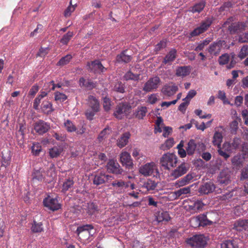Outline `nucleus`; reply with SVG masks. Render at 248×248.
Returning <instances> with one entry per match:
<instances>
[{"instance_id":"42","label":"nucleus","mask_w":248,"mask_h":248,"mask_svg":"<svg viewBox=\"0 0 248 248\" xmlns=\"http://www.w3.org/2000/svg\"><path fill=\"white\" fill-rule=\"evenodd\" d=\"M124 78L126 80H132L137 81L140 78L139 74H134L131 71H128L124 76Z\"/></svg>"},{"instance_id":"26","label":"nucleus","mask_w":248,"mask_h":248,"mask_svg":"<svg viewBox=\"0 0 248 248\" xmlns=\"http://www.w3.org/2000/svg\"><path fill=\"white\" fill-rule=\"evenodd\" d=\"M64 126L68 132L74 131L78 134H82L84 133L85 130L83 125H78V127H76L75 125H64Z\"/></svg>"},{"instance_id":"35","label":"nucleus","mask_w":248,"mask_h":248,"mask_svg":"<svg viewBox=\"0 0 248 248\" xmlns=\"http://www.w3.org/2000/svg\"><path fill=\"white\" fill-rule=\"evenodd\" d=\"M245 156H241V155L238 154L234 156L232 159V164L237 167H240L242 165Z\"/></svg>"},{"instance_id":"63","label":"nucleus","mask_w":248,"mask_h":248,"mask_svg":"<svg viewBox=\"0 0 248 248\" xmlns=\"http://www.w3.org/2000/svg\"><path fill=\"white\" fill-rule=\"evenodd\" d=\"M39 90V87L36 85H34L32 86L31 88L29 93V95L31 96V97L34 96L36 93L38 92Z\"/></svg>"},{"instance_id":"51","label":"nucleus","mask_w":248,"mask_h":248,"mask_svg":"<svg viewBox=\"0 0 248 248\" xmlns=\"http://www.w3.org/2000/svg\"><path fill=\"white\" fill-rule=\"evenodd\" d=\"M248 55V45H244L241 48L239 53L238 54V57L242 60L246 57Z\"/></svg>"},{"instance_id":"3","label":"nucleus","mask_w":248,"mask_h":248,"mask_svg":"<svg viewBox=\"0 0 248 248\" xmlns=\"http://www.w3.org/2000/svg\"><path fill=\"white\" fill-rule=\"evenodd\" d=\"M177 163V156L172 153H168L164 154L160 159V164L165 170H170L176 167Z\"/></svg>"},{"instance_id":"28","label":"nucleus","mask_w":248,"mask_h":248,"mask_svg":"<svg viewBox=\"0 0 248 248\" xmlns=\"http://www.w3.org/2000/svg\"><path fill=\"white\" fill-rule=\"evenodd\" d=\"M130 136L128 132L124 133L117 141V146L121 148L124 147L127 144Z\"/></svg>"},{"instance_id":"56","label":"nucleus","mask_w":248,"mask_h":248,"mask_svg":"<svg viewBox=\"0 0 248 248\" xmlns=\"http://www.w3.org/2000/svg\"><path fill=\"white\" fill-rule=\"evenodd\" d=\"M233 190L226 192L219 196V199L222 201H229L233 196Z\"/></svg>"},{"instance_id":"7","label":"nucleus","mask_w":248,"mask_h":248,"mask_svg":"<svg viewBox=\"0 0 248 248\" xmlns=\"http://www.w3.org/2000/svg\"><path fill=\"white\" fill-rule=\"evenodd\" d=\"M131 109V106L127 103H120L116 107L114 115L116 118L122 119L130 112Z\"/></svg>"},{"instance_id":"5","label":"nucleus","mask_w":248,"mask_h":248,"mask_svg":"<svg viewBox=\"0 0 248 248\" xmlns=\"http://www.w3.org/2000/svg\"><path fill=\"white\" fill-rule=\"evenodd\" d=\"M186 243L193 248H204L207 244L205 237L203 234H196L188 238Z\"/></svg>"},{"instance_id":"62","label":"nucleus","mask_w":248,"mask_h":248,"mask_svg":"<svg viewBox=\"0 0 248 248\" xmlns=\"http://www.w3.org/2000/svg\"><path fill=\"white\" fill-rule=\"evenodd\" d=\"M75 10V6L73 5L72 6H69L65 10L64 12V16L65 17H69L71 16V13L74 11Z\"/></svg>"},{"instance_id":"27","label":"nucleus","mask_w":248,"mask_h":248,"mask_svg":"<svg viewBox=\"0 0 248 248\" xmlns=\"http://www.w3.org/2000/svg\"><path fill=\"white\" fill-rule=\"evenodd\" d=\"M194 220H199L200 222L201 226L204 227L207 225H212L213 221L208 219L207 217L206 214H200L195 217Z\"/></svg>"},{"instance_id":"19","label":"nucleus","mask_w":248,"mask_h":248,"mask_svg":"<svg viewBox=\"0 0 248 248\" xmlns=\"http://www.w3.org/2000/svg\"><path fill=\"white\" fill-rule=\"evenodd\" d=\"M177 56V50L175 48H171L165 56L162 63L170 65L175 60Z\"/></svg>"},{"instance_id":"9","label":"nucleus","mask_w":248,"mask_h":248,"mask_svg":"<svg viewBox=\"0 0 248 248\" xmlns=\"http://www.w3.org/2000/svg\"><path fill=\"white\" fill-rule=\"evenodd\" d=\"M161 80L158 77H154L150 78L144 84L143 91L146 92H152L156 90Z\"/></svg>"},{"instance_id":"60","label":"nucleus","mask_w":248,"mask_h":248,"mask_svg":"<svg viewBox=\"0 0 248 248\" xmlns=\"http://www.w3.org/2000/svg\"><path fill=\"white\" fill-rule=\"evenodd\" d=\"M196 150L199 152L204 151L205 149V144L202 141L196 140Z\"/></svg>"},{"instance_id":"53","label":"nucleus","mask_w":248,"mask_h":248,"mask_svg":"<svg viewBox=\"0 0 248 248\" xmlns=\"http://www.w3.org/2000/svg\"><path fill=\"white\" fill-rule=\"evenodd\" d=\"M217 97L218 99L221 100L224 104H227L231 105V106L233 105V104H231L230 102L226 99V93L224 91H219L218 92Z\"/></svg>"},{"instance_id":"25","label":"nucleus","mask_w":248,"mask_h":248,"mask_svg":"<svg viewBox=\"0 0 248 248\" xmlns=\"http://www.w3.org/2000/svg\"><path fill=\"white\" fill-rule=\"evenodd\" d=\"M147 113V108L145 106H139L133 113L135 118L139 119H143Z\"/></svg>"},{"instance_id":"30","label":"nucleus","mask_w":248,"mask_h":248,"mask_svg":"<svg viewBox=\"0 0 248 248\" xmlns=\"http://www.w3.org/2000/svg\"><path fill=\"white\" fill-rule=\"evenodd\" d=\"M157 185V183L155 181L148 179L143 183L142 187L150 191L155 190Z\"/></svg>"},{"instance_id":"14","label":"nucleus","mask_w":248,"mask_h":248,"mask_svg":"<svg viewBox=\"0 0 248 248\" xmlns=\"http://www.w3.org/2000/svg\"><path fill=\"white\" fill-rule=\"evenodd\" d=\"M87 65L91 71L94 74H100L106 70V68L102 64L99 60H95L91 62H88Z\"/></svg>"},{"instance_id":"33","label":"nucleus","mask_w":248,"mask_h":248,"mask_svg":"<svg viewBox=\"0 0 248 248\" xmlns=\"http://www.w3.org/2000/svg\"><path fill=\"white\" fill-rule=\"evenodd\" d=\"M189 73L190 71L188 66H179L176 69L175 75L177 77H184L189 75Z\"/></svg>"},{"instance_id":"17","label":"nucleus","mask_w":248,"mask_h":248,"mask_svg":"<svg viewBox=\"0 0 248 248\" xmlns=\"http://www.w3.org/2000/svg\"><path fill=\"white\" fill-rule=\"evenodd\" d=\"M233 229L239 232L246 231L248 234V219L237 220L233 224Z\"/></svg>"},{"instance_id":"57","label":"nucleus","mask_w":248,"mask_h":248,"mask_svg":"<svg viewBox=\"0 0 248 248\" xmlns=\"http://www.w3.org/2000/svg\"><path fill=\"white\" fill-rule=\"evenodd\" d=\"M111 101L109 98L105 97L103 98V105L106 111H108L110 109Z\"/></svg>"},{"instance_id":"22","label":"nucleus","mask_w":248,"mask_h":248,"mask_svg":"<svg viewBox=\"0 0 248 248\" xmlns=\"http://www.w3.org/2000/svg\"><path fill=\"white\" fill-rule=\"evenodd\" d=\"M178 90V87L173 84L172 85H165L162 89V93L164 95L171 96L174 95Z\"/></svg>"},{"instance_id":"16","label":"nucleus","mask_w":248,"mask_h":248,"mask_svg":"<svg viewBox=\"0 0 248 248\" xmlns=\"http://www.w3.org/2000/svg\"><path fill=\"white\" fill-rule=\"evenodd\" d=\"M120 162L123 166L128 169L133 167V163L130 155L127 152H122L120 154Z\"/></svg>"},{"instance_id":"46","label":"nucleus","mask_w":248,"mask_h":248,"mask_svg":"<svg viewBox=\"0 0 248 248\" xmlns=\"http://www.w3.org/2000/svg\"><path fill=\"white\" fill-rule=\"evenodd\" d=\"M97 210V206L93 202H90L87 203L86 211L89 215H92Z\"/></svg>"},{"instance_id":"58","label":"nucleus","mask_w":248,"mask_h":248,"mask_svg":"<svg viewBox=\"0 0 248 248\" xmlns=\"http://www.w3.org/2000/svg\"><path fill=\"white\" fill-rule=\"evenodd\" d=\"M217 152L219 155L223 157L225 160H227L230 157V154L228 153L227 151L222 149L221 147L218 148Z\"/></svg>"},{"instance_id":"32","label":"nucleus","mask_w":248,"mask_h":248,"mask_svg":"<svg viewBox=\"0 0 248 248\" xmlns=\"http://www.w3.org/2000/svg\"><path fill=\"white\" fill-rule=\"evenodd\" d=\"M206 2L205 0H202L200 2L195 4L194 6L190 7L189 11L193 13H200L205 6Z\"/></svg>"},{"instance_id":"4","label":"nucleus","mask_w":248,"mask_h":248,"mask_svg":"<svg viewBox=\"0 0 248 248\" xmlns=\"http://www.w3.org/2000/svg\"><path fill=\"white\" fill-rule=\"evenodd\" d=\"M213 21V18L207 17L205 19L202 21L200 25L195 28L187 36L189 39H191L192 37H194L203 33L206 31L208 28L210 27Z\"/></svg>"},{"instance_id":"40","label":"nucleus","mask_w":248,"mask_h":248,"mask_svg":"<svg viewBox=\"0 0 248 248\" xmlns=\"http://www.w3.org/2000/svg\"><path fill=\"white\" fill-rule=\"evenodd\" d=\"M72 59V56L71 54H67L66 56L62 57L59 61L57 62V66H64L67 64Z\"/></svg>"},{"instance_id":"8","label":"nucleus","mask_w":248,"mask_h":248,"mask_svg":"<svg viewBox=\"0 0 248 248\" xmlns=\"http://www.w3.org/2000/svg\"><path fill=\"white\" fill-rule=\"evenodd\" d=\"M106 168L108 173H113L116 175H121L124 172L123 169L119 163L114 159H110L107 163Z\"/></svg>"},{"instance_id":"13","label":"nucleus","mask_w":248,"mask_h":248,"mask_svg":"<svg viewBox=\"0 0 248 248\" xmlns=\"http://www.w3.org/2000/svg\"><path fill=\"white\" fill-rule=\"evenodd\" d=\"M43 204L45 207L53 211H57L61 208V205L56 198H46L43 200Z\"/></svg>"},{"instance_id":"54","label":"nucleus","mask_w":248,"mask_h":248,"mask_svg":"<svg viewBox=\"0 0 248 248\" xmlns=\"http://www.w3.org/2000/svg\"><path fill=\"white\" fill-rule=\"evenodd\" d=\"M174 144V140L172 139H168L164 144L161 146V148L163 150H168L171 148Z\"/></svg>"},{"instance_id":"44","label":"nucleus","mask_w":248,"mask_h":248,"mask_svg":"<svg viewBox=\"0 0 248 248\" xmlns=\"http://www.w3.org/2000/svg\"><path fill=\"white\" fill-rule=\"evenodd\" d=\"M93 227L92 225L91 224H86L82 226H80L78 227L76 230V233L79 236V234L83 232L88 231L89 232L90 230H93Z\"/></svg>"},{"instance_id":"2","label":"nucleus","mask_w":248,"mask_h":248,"mask_svg":"<svg viewBox=\"0 0 248 248\" xmlns=\"http://www.w3.org/2000/svg\"><path fill=\"white\" fill-rule=\"evenodd\" d=\"M233 18H228L222 25V28H228V31L232 34L238 33L245 30L246 27V24L244 22H232Z\"/></svg>"},{"instance_id":"21","label":"nucleus","mask_w":248,"mask_h":248,"mask_svg":"<svg viewBox=\"0 0 248 248\" xmlns=\"http://www.w3.org/2000/svg\"><path fill=\"white\" fill-rule=\"evenodd\" d=\"M205 204L201 200H196L191 202L189 205L188 208L192 213H198L201 211Z\"/></svg>"},{"instance_id":"10","label":"nucleus","mask_w":248,"mask_h":248,"mask_svg":"<svg viewBox=\"0 0 248 248\" xmlns=\"http://www.w3.org/2000/svg\"><path fill=\"white\" fill-rule=\"evenodd\" d=\"M224 44L225 41L223 40H217L210 45L207 51L211 55L217 56L220 54L223 45Z\"/></svg>"},{"instance_id":"1","label":"nucleus","mask_w":248,"mask_h":248,"mask_svg":"<svg viewBox=\"0 0 248 248\" xmlns=\"http://www.w3.org/2000/svg\"><path fill=\"white\" fill-rule=\"evenodd\" d=\"M88 104L90 109H88L85 113L89 120H93L95 114L100 110V103L98 100L94 96L90 95L88 97Z\"/></svg>"},{"instance_id":"47","label":"nucleus","mask_w":248,"mask_h":248,"mask_svg":"<svg viewBox=\"0 0 248 248\" xmlns=\"http://www.w3.org/2000/svg\"><path fill=\"white\" fill-rule=\"evenodd\" d=\"M42 151V147L39 143H34L31 147V152L33 155H38Z\"/></svg>"},{"instance_id":"52","label":"nucleus","mask_w":248,"mask_h":248,"mask_svg":"<svg viewBox=\"0 0 248 248\" xmlns=\"http://www.w3.org/2000/svg\"><path fill=\"white\" fill-rule=\"evenodd\" d=\"M229 61L230 56L227 53L222 55L218 58V62L220 65H225L228 63Z\"/></svg>"},{"instance_id":"48","label":"nucleus","mask_w":248,"mask_h":248,"mask_svg":"<svg viewBox=\"0 0 248 248\" xmlns=\"http://www.w3.org/2000/svg\"><path fill=\"white\" fill-rule=\"evenodd\" d=\"M190 192V187L189 186L185 187L175 191V194L176 197H179L182 195L186 194Z\"/></svg>"},{"instance_id":"20","label":"nucleus","mask_w":248,"mask_h":248,"mask_svg":"<svg viewBox=\"0 0 248 248\" xmlns=\"http://www.w3.org/2000/svg\"><path fill=\"white\" fill-rule=\"evenodd\" d=\"M215 189L214 184L211 182H206L200 186L199 192L202 194H208L213 192Z\"/></svg>"},{"instance_id":"15","label":"nucleus","mask_w":248,"mask_h":248,"mask_svg":"<svg viewBox=\"0 0 248 248\" xmlns=\"http://www.w3.org/2000/svg\"><path fill=\"white\" fill-rule=\"evenodd\" d=\"M189 167L187 164L185 163H183L172 171L171 175L175 179L177 178L186 173Z\"/></svg>"},{"instance_id":"34","label":"nucleus","mask_w":248,"mask_h":248,"mask_svg":"<svg viewBox=\"0 0 248 248\" xmlns=\"http://www.w3.org/2000/svg\"><path fill=\"white\" fill-rule=\"evenodd\" d=\"M196 150V140L191 139L188 141L186 148L187 154L189 155H193Z\"/></svg>"},{"instance_id":"59","label":"nucleus","mask_w":248,"mask_h":248,"mask_svg":"<svg viewBox=\"0 0 248 248\" xmlns=\"http://www.w3.org/2000/svg\"><path fill=\"white\" fill-rule=\"evenodd\" d=\"M231 113L234 118H236V120H234L232 121V124H238V123L241 122V119L237 117V113L236 110L234 109H232L231 110Z\"/></svg>"},{"instance_id":"31","label":"nucleus","mask_w":248,"mask_h":248,"mask_svg":"<svg viewBox=\"0 0 248 248\" xmlns=\"http://www.w3.org/2000/svg\"><path fill=\"white\" fill-rule=\"evenodd\" d=\"M74 182L72 178L66 179L63 183L61 192L65 193L67 191L71 189L74 186Z\"/></svg>"},{"instance_id":"23","label":"nucleus","mask_w":248,"mask_h":248,"mask_svg":"<svg viewBox=\"0 0 248 248\" xmlns=\"http://www.w3.org/2000/svg\"><path fill=\"white\" fill-rule=\"evenodd\" d=\"M127 49L123 51L120 54H118L116 57V61L118 63H128L132 59L131 55L127 54Z\"/></svg>"},{"instance_id":"50","label":"nucleus","mask_w":248,"mask_h":248,"mask_svg":"<svg viewBox=\"0 0 248 248\" xmlns=\"http://www.w3.org/2000/svg\"><path fill=\"white\" fill-rule=\"evenodd\" d=\"M32 176L33 180H36L40 182L44 179L42 172L40 170H34Z\"/></svg>"},{"instance_id":"24","label":"nucleus","mask_w":248,"mask_h":248,"mask_svg":"<svg viewBox=\"0 0 248 248\" xmlns=\"http://www.w3.org/2000/svg\"><path fill=\"white\" fill-rule=\"evenodd\" d=\"M79 85L81 87H85L88 90H92L96 87V82H94L90 79H86L81 78L79 80Z\"/></svg>"},{"instance_id":"18","label":"nucleus","mask_w":248,"mask_h":248,"mask_svg":"<svg viewBox=\"0 0 248 248\" xmlns=\"http://www.w3.org/2000/svg\"><path fill=\"white\" fill-rule=\"evenodd\" d=\"M218 181L220 184L227 185L231 181L230 171L229 169H224L218 176Z\"/></svg>"},{"instance_id":"37","label":"nucleus","mask_w":248,"mask_h":248,"mask_svg":"<svg viewBox=\"0 0 248 248\" xmlns=\"http://www.w3.org/2000/svg\"><path fill=\"white\" fill-rule=\"evenodd\" d=\"M193 178L192 174L188 173L184 177L178 181L177 184L180 186H182L189 184Z\"/></svg>"},{"instance_id":"39","label":"nucleus","mask_w":248,"mask_h":248,"mask_svg":"<svg viewBox=\"0 0 248 248\" xmlns=\"http://www.w3.org/2000/svg\"><path fill=\"white\" fill-rule=\"evenodd\" d=\"M74 36V33L72 31H68L66 34L63 35L60 42L63 45H66Z\"/></svg>"},{"instance_id":"55","label":"nucleus","mask_w":248,"mask_h":248,"mask_svg":"<svg viewBox=\"0 0 248 248\" xmlns=\"http://www.w3.org/2000/svg\"><path fill=\"white\" fill-rule=\"evenodd\" d=\"M54 95L55 100L56 101H59L61 102L64 101L67 98V96L65 94L59 92H55Z\"/></svg>"},{"instance_id":"12","label":"nucleus","mask_w":248,"mask_h":248,"mask_svg":"<svg viewBox=\"0 0 248 248\" xmlns=\"http://www.w3.org/2000/svg\"><path fill=\"white\" fill-rule=\"evenodd\" d=\"M113 189L118 194H121L129 186L128 183L122 180H115L111 183Z\"/></svg>"},{"instance_id":"29","label":"nucleus","mask_w":248,"mask_h":248,"mask_svg":"<svg viewBox=\"0 0 248 248\" xmlns=\"http://www.w3.org/2000/svg\"><path fill=\"white\" fill-rule=\"evenodd\" d=\"M41 109L43 113L49 114L54 111L52 103L47 100L44 101L41 105Z\"/></svg>"},{"instance_id":"43","label":"nucleus","mask_w":248,"mask_h":248,"mask_svg":"<svg viewBox=\"0 0 248 248\" xmlns=\"http://www.w3.org/2000/svg\"><path fill=\"white\" fill-rule=\"evenodd\" d=\"M43 224L41 222L37 223L34 221L32 225L31 230L33 232H41L43 231Z\"/></svg>"},{"instance_id":"45","label":"nucleus","mask_w":248,"mask_h":248,"mask_svg":"<svg viewBox=\"0 0 248 248\" xmlns=\"http://www.w3.org/2000/svg\"><path fill=\"white\" fill-rule=\"evenodd\" d=\"M49 125H35L34 129L39 134H43L47 131Z\"/></svg>"},{"instance_id":"38","label":"nucleus","mask_w":248,"mask_h":248,"mask_svg":"<svg viewBox=\"0 0 248 248\" xmlns=\"http://www.w3.org/2000/svg\"><path fill=\"white\" fill-rule=\"evenodd\" d=\"M237 245L234 240H225L220 245V248H237Z\"/></svg>"},{"instance_id":"41","label":"nucleus","mask_w":248,"mask_h":248,"mask_svg":"<svg viewBox=\"0 0 248 248\" xmlns=\"http://www.w3.org/2000/svg\"><path fill=\"white\" fill-rule=\"evenodd\" d=\"M62 151V149L60 147L56 146L53 147L49 149V155L51 158L57 157L59 156Z\"/></svg>"},{"instance_id":"11","label":"nucleus","mask_w":248,"mask_h":248,"mask_svg":"<svg viewBox=\"0 0 248 248\" xmlns=\"http://www.w3.org/2000/svg\"><path fill=\"white\" fill-rule=\"evenodd\" d=\"M155 170H156L155 164L154 162H151L142 166L140 168L139 171L143 176H148L152 175Z\"/></svg>"},{"instance_id":"6","label":"nucleus","mask_w":248,"mask_h":248,"mask_svg":"<svg viewBox=\"0 0 248 248\" xmlns=\"http://www.w3.org/2000/svg\"><path fill=\"white\" fill-rule=\"evenodd\" d=\"M93 184L96 186H99L109 182L114 179V176L106 174L104 171L94 172L93 175Z\"/></svg>"},{"instance_id":"36","label":"nucleus","mask_w":248,"mask_h":248,"mask_svg":"<svg viewBox=\"0 0 248 248\" xmlns=\"http://www.w3.org/2000/svg\"><path fill=\"white\" fill-rule=\"evenodd\" d=\"M223 137L220 132H216L213 137V144L217 146V148L221 147V143L222 141Z\"/></svg>"},{"instance_id":"49","label":"nucleus","mask_w":248,"mask_h":248,"mask_svg":"<svg viewBox=\"0 0 248 248\" xmlns=\"http://www.w3.org/2000/svg\"><path fill=\"white\" fill-rule=\"evenodd\" d=\"M62 84L61 83L55 84L54 81L52 80L45 85V87H49L48 92L51 91H54L56 88H61Z\"/></svg>"},{"instance_id":"64","label":"nucleus","mask_w":248,"mask_h":248,"mask_svg":"<svg viewBox=\"0 0 248 248\" xmlns=\"http://www.w3.org/2000/svg\"><path fill=\"white\" fill-rule=\"evenodd\" d=\"M238 41L240 43L248 42V33H245L239 36Z\"/></svg>"},{"instance_id":"61","label":"nucleus","mask_w":248,"mask_h":248,"mask_svg":"<svg viewBox=\"0 0 248 248\" xmlns=\"http://www.w3.org/2000/svg\"><path fill=\"white\" fill-rule=\"evenodd\" d=\"M49 51V48L48 47L43 48L41 47L38 52L37 54V56L39 57H44L47 54H48Z\"/></svg>"}]
</instances>
